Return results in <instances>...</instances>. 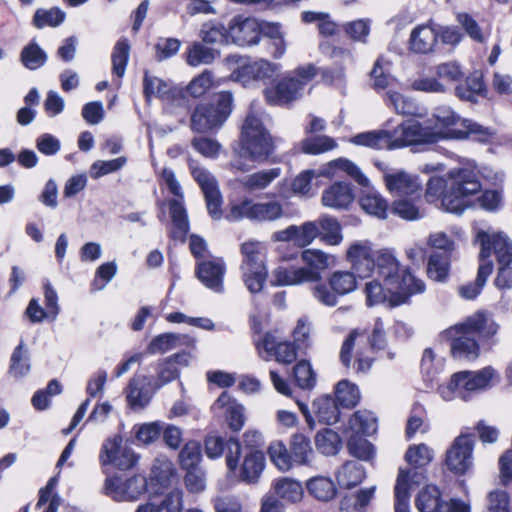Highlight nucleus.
Instances as JSON below:
<instances>
[{
  "label": "nucleus",
  "mask_w": 512,
  "mask_h": 512,
  "mask_svg": "<svg viewBox=\"0 0 512 512\" xmlns=\"http://www.w3.org/2000/svg\"><path fill=\"white\" fill-rule=\"evenodd\" d=\"M449 181L443 177L431 176L427 182L425 196L428 201L441 198L446 212L462 214L471 206L470 197L482 188L479 176L473 169L453 168L448 172Z\"/></svg>",
  "instance_id": "obj_1"
},
{
  "label": "nucleus",
  "mask_w": 512,
  "mask_h": 512,
  "mask_svg": "<svg viewBox=\"0 0 512 512\" xmlns=\"http://www.w3.org/2000/svg\"><path fill=\"white\" fill-rule=\"evenodd\" d=\"M499 325L487 317L483 311H477L465 321L443 330L439 337L450 344V354L453 359L460 361H475L480 355V344L472 337L478 335L482 341L493 338Z\"/></svg>",
  "instance_id": "obj_2"
},
{
  "label": "nucleus",
  "mask_w": 512,
  "mask_h": 512,
  "mask_svg": "<svg viewBox=\"0 0 512 512\" xmlns=\"http://www.w3.org/2000/svg\"><path fill=\"white\" fill-rule=\"evenodd\" d=\"M273 152L270 134L261 120L254 114H248L241 132V147L231 161V167L237 171H248L253 166L247 163H264Z\"/></svg>",
  "instance_id": "obj_3"
},
{
  "label": "nucleus",
  "mask_w": 512,
  "mask_h": 512,
  "mask_svg": "<svg viewBox=\"0 0 512 512\" xmlns=\"http://www.w3.org/2000/svg\"><path fill=\"white\" fill-rule=\"evenodd\" d=\"M433 117L435 126L439 129L436 133L440 134V140H469L481 144H487L491 141L494 131L480 123L461 118L450 107L442 106L434 110Z\"/></svg>",
  "instance_id": "obj_4"
},
{
  "label": "nucleus",
  "mask_w": 512,
  "mask_h": 512,
  "mask_svg": "<svg viewBox=\"0 0 512 512\" xmlns=\"http://www.w3.org/2000/svg\"><path fill=\"white\" fill-rule=\"evenodd\" d=\"M386 282L395 284V290H389L386 302L389 307L395 308L407 304L413 295L423 293L426 285L414 276L410 267L401 268L400 262L394 254V249L386 248Z\"/></svg>",
  "instance_id": "obj_5"
},
{
  "label": "nucleus",
  "mask_w": 512,
  "mask_h": 512,
  "mask_svg": "<svg viewBox=\"0 0 512 512\" xmlns=\"http://www.w3.org/2000/svg\"><path fill=\"white\" fill-rule=\"evenodd\" d=\"M317 75L313 64L296 68L275 85L264 90L266 101L271 105H287L303 95L307 84Z\"/></svg>",
  "instance_id": "obj_6"
},
{
  "label": "nucleus",
  "mask_w": 512,
  "mask_h": 512,
  "mask_svg": "<svg viewBox=\"0 0 512 512\" xmlns=\"http://www.w3.org/2000/svg\"><path fill=\"white\" fill-rule=\"evenodd\" d=\"M475 433L464 427L446 450L444 465L456 477L472 475L474 472Z\"/></svg>",
  "instance_id": "obj_7"
},
{
  "label": "nucleus",
  "mask_w": 512,
  "mask_h": 512,
  "mask_svg": "<svg viewBox=\"0 0 512 512\" xmlns=\"http://www.w3.org/2000/svg\"><path fill=\"white\" fill-rule=\"evenodd\" d=\"M232 111V95L229 92L218 94L215 104L201 103L191 115V129L205 133L220 127Z\"/></svg>",
  "instance_id": "obj_8"
},
{
  "label": "nucleus",
  "mask_w": 512,
  "mask_h": 512,
  "mask_svg": "<svg viewBox=\"0 0 512 512\" xmlns=\"http://www.w3.org/2000/svg\"><path fill=\"white\" fill-rule=\"evenodd\" d=\"M400 136L396 137L395 130L391 132L386 129V149L393 150L413 145L435 144L440 138V134L436 133L434 128L423 126L418 121H409L408 123L399 124Z\"/></svg>",
  "instance_id": "obj_9"
},
{
  "label": "nucleus",
  "mask_w": 512,
  "mask_h": 512,
  "mask_svg": "<svg viewBox=\"0 0 512 512\" xmlns=\"http://www.w3.org/2000/svg\"><path fill=\"white\" fill-rule=\"evenodd\" d=\"M414 505L418 512H471L470 505L459 498L444 500L435 484H425L416 494Z\"/></svg>",
  "instance_id": "obj_10"
},
{
  "label": "nucleus",
  "mask_w": 512,
  "mask_h": 512,
  "mask_svg": "<svg viewBox=\"0 0 512 512\" xmlns=\"http://www.w3.org/2000/svg\"><path fill=\"white\" fill-rule=\"evenodd\" d=\"M474 241L480 245L477 276L474 282H469L459 288L460 296L466 300H474L478 297L494 268L493 261L490 259L488 232L479 229L476 232Z\"/></svg>",
  "instance_id": "obj_11"
},
{
  "label": "nucleus",
  "mask_w": 512,
  "mask_h": 512,
  "mask_svg": "<svg viewBox=\"0 0 512 512\" xmlns=\"http://www.w3.org/2000/svg\"><path fill=\"white\" fill-rule=\"evenodd\" d=\"M427 480V467H400L394 486V512H411V485L420 486Z\"/></svg>",
  "instance_id": "obj_12"
},
{
  "label": "nucleus",
  "mask_w": 512,
  "mask_h": 512,
  "mask_svg": "<svg viewBox=\"0 0 512 512\" xmlns=\"http://www.w3.org/2000/svg\"><path fill=\"white\" fill-rule=\"evenodd\" d=\"M488 247L490 255L495 253L500 265L497 271L494 285L499 290L512 288V244L504 233L490 235L488 233Z\"/></svg>",
  "instance_id": "obj_13"
},
{
  "label": "nucleus",
  "mask_w": 512,
  "mask_h": 512,
  "mask_svg": "<svg viewBox=\"0 0 512 512\" xmlns=\"http://www.w3.org/2000/svg\"><path fill=\"white\" fill-rule=\"evenodd\" d=\"M347 260L359 277H369L375 269L382 270L383 254L375 251L369 241H355L350 245L346 253Z\"/></svg>",
  "instance_id": "obj_14"
},
{
  "label": "nucleus",
  "mask_w": 512,
  "mask_h": 512,
  "mask_svg": "<svg viewBox=\"0 0 512 512\" xmlns=\"http://www.w3.org/2000/svg\"><path fill=\"white\" fill-rule=\"evenodd\" d=\"M138 460L139 455L123 443L120 435H114L106 439L99 454V461L102 466L112 465L119 470L133 468Z\"/></svg>",
  "instance_id": "obj_15"
},
{
  "label": "nucleus",
  "mask_w": 512,
  "mask_h": 512,
  "mask_svg": "<svg viewBox=\"0 0 512 512\" xmlns=\"http://www.w3.org/2000/svg\"><path fill=\"white\" fill-rule=\"evenodd\" d=\"M147 479L143 475H134L128 479L120 476L106 478L103 492L117 502L136 501L146 491Z\"/></svg>",
  "instance_id": "obj_16"
},
{
  "label": "nucleus",
  "mask_w": 512,
  "mask_h": 512,
  "mask_svg": "<svg viewBox=\"0 0 512 512\" xmlns=\"http://www.w3.org/2000/svg\"><path fill=\"white\" fill-rule=\"evenodd\" d=\"M256 349L260 358L265 361L275 359L279 363L290 364L296 357V346L289 341H282L272 333H266L256 343Z\"/></svg>",
  "instance_id": "obj_17"
},
{
  "label": "nucleus",
  "mask_w": 512,
  "mask_h": 512,
  "mask_svg": "<svg viewBox=\"0 0 512 512\" xmlns=\"http://www.w3.org/2000/svg\"><path fill=\"white\" fill-rule=\"evenodd\" d=\"M191 173L205 196L209 214L212 218L219 219L222 215V196L215 177L202 167H191Z\"/></svg>",
  "instance_id": "obj_18"
},
{
  "label": "nucleus",
  "mask_w": 512,
  "mask_h": 512,
  "mask_svg": "<svg viewBox=\"0 0 512 512\" xmlns=\"http://www.w3.org/2000/svg\"><path fill=\"white\" fill-rule=\"evenodd\" d=\"M422 189V182L418 175L409 174L404 170H386V190L393 197H421Z\"/></svg>",
  "instance_id": "obj_19"
},
{
  "label": "nucleus",
  "mask_w": 512,
  "mask_h": 512,
  "mask_svg": "<svg viewBox=\"0 0 512 512\" xmlns=\"http://www.w3.org/2000/svg\"><path fill=\"white\" fill-rule=\"evenodd\" d=\"M278 70V65L261 59L253 62H243L232 72L231 77L234 81L247 86L253 81H265L273 78Z\"/></svg>",
  "instance_id": "obj_20"
},
{
  "label": "nucleus",
  "mask_w": 512,
  "mask_h": 512,
  "mask_svg": "<svg viewBox=\"0 0 512 512\" xmlns=\"http://www.w3.org/2000/svg\"><path fill=\"white\" fill-rule=\"evenodd\" d=\"M226 449V465L230 472H234L238 466L241 453L240 442L235 438H224L217 435H210L205 440V453L208 458H219Z\"/></svg>",
  "instance_id": "obj_21"
},
{
  "label": "nucleus",
  "mask_w": 512,
  "mask_h": 512,
  "mask_svg": "<svg viewBox=\"0 0 512 512\" xmlns=\"http://www.w3.org/2000/svg\"><path fill=\"white\" fill-rule=\"evenodd\" d=\"M211 409L217 417L225 418L233 431H239L244 426V407L228 392H222Z\"/></svg>",
  "instance_id": "obj_22"
},
{
  "label": "nucleus",
  "mask_w": 512,
  "mask_h": 512,
  "mask_svg": "<svg viewBox=\"0 0 512 512\" xmlns=\"http://www.w3.org/2000/svg\"><path fill=\"white\" fill-rule=\"evenodd\" d=\"M320 235L317 222L308 221L302 225H290L284 230L277 231L272 238L275 241L293 242L296 246L303 248L308 246Z\"/></svg>",
  "instance_id": "obj_23"
},
{
  "label": "nucleus",
  "mask_w": 512,
  "mask_h": 512,
  "mask_svg": "<svg viewBox=\"0 0 512 512\" xmlns=\"http://www.w3.org/2000/svg\"><path fill=\"white\" fill-rule=\"evenodd\" d=\"M228 36L239 46H251L259 42L261 24L254 18H235L229 26Z\"/></svg>",
  "instance_id": "obj_24"
},
{
  "label": "nucleus",
  "mask_w": 512,
  "mask_h": 512,
  "mask_svg": "<svg viewBox=\"0 0 512 512\" xmlns=\"http://www.w3.org/2000/svg\"><path fill=\"white\" fill-rule=\"evenodd\" d=\"M352 186L347 182H334L322 192L321 203L323 206L341 210L347 209L354 201Z\"/></svg>",
  "instance_id": "obj_25"
},
{
  "label": "nucleus",
  "mask_w": 512,
  "mask_h": 512,
  "mask_svg": "<svg viewBox=\"0 0 512 512\" xmlns=\"http://www.w3.org/2000/svg\"><path fill=\"white\" fill-rule=\"evenodd\" d=\"M198 279L207 288L221 292L223 290V277L225 274V264L221 258L199 262L196 268Z\"/></svg>",
  "instance_id": "obj_26"
},
{
  "label": "nucleus",
  "mask_w": 512,
  "mask_h": 512,
  "mask_svg": "<svg viewBox=\"0 0 512 512\" xmlns=\"http://www.w3.org/2000/svg\"><path fill=\"white\" fill-rule=\"evenodd\" d=\"M437 45L430 19L426 23L417 25L411 31L408 41V49L411 52L421 55L430 54L436 50Z\"/></svg>",
  "instance_id": "obj_27"
},
{
  "label": "nucleus",
  "mask_w": 512,
  "mask_h": 512,
  "mask_svg": "<svg viewBox=\"0 0 512 512\" xmlns=\"http://www.w3.org/2000/svg\"><path fill=\"white\" fill-rule=\"evenodd\" d=\"M455 95L462 101L476 104L478 97L488 98V88L482 72L470 73L464 83H459L454 89Z\"/></svg>",
  "instance_id": "obj_28"
},
{
  "label": "nucleus",
  "mask_w": 512,
  "mask_h": 512,
  "mask_svg": "<svg viewBox=\"0 0 512 512\" xmlns=\"http://www.w3.org/2000/svg\"><path fill=\"white\" fill-rule=\"evenodd\" d=\"M319 280V275L307 268H286L278 267L272 273V284L275 286L300 285L307 282Z\"/></svg>",
  "instance_id": "obj_29"
},
{
  "label": "nucleus",
  "mask_w": 512,
  "mask_h": 512,
  "mask_svg": "<svg viewBox=\"0 0 512 512\" xmlns=\"http://www.w3.org/2000/svg\"><path fill=\"white\" fill-rule=\"evenodd\" d=\"M420 197L406 196L396 198L391 204L386 200V213L389 211L394 216H397L405 221H417L425 216V212L421 210L416 201Z\"/></svg>",
  "instance_id": "obj_30"
},
{
  "label": "nucleus",
  "mask_w": 512,
  "mask_h": 512,
  "mask_svg": "<svg viewBox=\"0 0 512 512\" xmlns=\"http://www.w3.org/2000/svg\"><path fill=\"white\" fill-rule=\"evenodd\" d=\"M194 344L195 340L188 335L163 333L152 339L147 347V353L163 354L180 346L192 347Z\"/></svg>",
  "instance_id": "obj_31"
},
{
  "label": "nucleus",
  "mask_w": 512,
  "mask_h": 512,
  "mask_svg": "<svg viewBox=\"0 0 512 512\" xmlns=\"http://www.w3.org/2000/svg\"><path fill=\"white\" fill-rule=\"evenodd\" d=\"M471 371L464 370L454 373L446 384L438 386V393L445 401L460 398L467 401L470 398L469 390H466L465 382Z\"/></svg>",
  "instance_id": "obj_32"
},
{
  "label": "nucleus",
  "mask_w": 512,
  "mask_h": 512,
  "mask_svg": "<svg viewBox=\"0 0 512 512\" xmlns=\"http://www.w3.org/2000/svg\"><path fill=\"white\" fill-rule=\"evenodd\" d=\"M265 468V456L261 451L247 453L239 469V479L246 484H256Z\"/></svg>",
  "instance_id": "obj_33"
},
{
  "label": "nucleus",
  "mask_w": 512,
  "mask_h": 512,
  "mask_svg": "<svg viewBox=\"0 0 512 512\" xmlns=\"http://www.w3.org/2000/svg\"><path fill=\"white\" fill-rule=\"evenodd\" d=\"M170 217L173 224L171 237L175 240L184 241L189 230V222L183 198H175L168 201Z\"/></svg>",
  "instance_id": "obj_34"
},
{
  "label": "nucleus",
  "mask_w": 512,
  "mask_h": 512,
  "mask_svg": "<svg viewBox=\"0 0 512 512\" xmlns=\"http://www.w3.org/2000/svg\"><path fill=\"white\" fill-rule=\"evenodd\" d=\"M364 466L357 461H346L336 471L335 477L341 488L351 489L365 478Z\"/></svg>",
  "instance_id": "obj_35"
},
{
  "label": "nucleus",
  "mask_w": 512,
  "mask_h": 512,
  "mask_svg": "<svg viewBox=\"0 0 512 512\" xmlns=\"http://www.w3.org/2000/svg\"><path fill=\"white\" fill-rule=\"evenodd\" d=\"M149 384V379L145 376L134 377L130 380L127 389V401L129 405L136 408H144L150 401L153 389H147L144 386Z\"/></svg>",
  "instance_id": "obj_36"
},
{
  "label": "nucleus",
  "mask_w": 512,
  "mask_h": 512,
  "mask_svg": "<svg viewBox=\"0 0 512 512\" xmlns=\"http://www.w3.org/2000/svg\"><path fill=\"white\" fill-rule=\"evenodd\" d=\"M289 449L295 465H309L312 462L314 451L310 438L303 433L292 434Z\"/></svg>",
  "instance_id": "obj_37"
},
{
  "label": "nucleus",
  "mask_w": 512,
  "mask_h": 512,
  "mask_svg": "<svg viewBox=\"0 0 512 512\" xmlns=\"http://www.w3.org/2000/svg\"><path fill=\"white\" fill-rule=\"evenodd\" d=\"M451 258L452 256L433 251L427 261L428 278L438 283H446L450 276Z\"/></svg>",
  "instance_id": "obj_38"
},
{
  "label": "nucleus",
  "mask_w": 512,
  "mask_h": 512,
  "mask_svg": "<svg viewBox=\"0 0 512 512\" xmlns=\"http://www.w3.org/2000/svg\"><path fill=\"white\" fill-rule=\"evenodd\" d=\"M280 175V168H271L246 175L239 179V183L246 191L256 192L267 188Z\"/></svg>",
  "instance_id": "obj_39"
},
{
  "label": "nucleus",
  "mask_w": 512,
  "mask_h": 512,
  "mask_svg": "<svg viewBox=\"0 0 512 512\" xmlns=\"http://www.w3.org/2000/svg\"><path fill=\"white\" fill-rule=\"evenodd\" d=\"M336 401L331 396L324 395L313 402V411L320 423L332 425L338 422L340 411Z\"/></svg>",
  "instance_id": "obj_40"
},
{
  "label": "nucleus",
  "mask_w": 512,
  "mask_h": 512,
  "mask_svg": "<svg viewBox=\"0 0 512 512\" xmlns=\"http://www.w3.org/2000/svg\"><path fill=\"white\" fill-rule=\"evenodd\" d=\"M273 489L278 498L288 503H298L304 496L302 484L292 478L282 477L274 481Z\"/></svg>",
  "instance_id": "obj_41"
},
{
  "label": "nucleus",
  "mask_w": 512,
  "mask_h": 512,
  "mask_svg": "<svg viewBox=\"0 0 512 512\" xmlns=\"http://www.w3.org/2000/svg\"><path fill=\"white\" fill-rule=\"evenodd\" d=\"M348 428L352 431L353 435L369 436L376 432L377 421L372 412L359 410L349 419Z\"/></svg>",
  "instance_id": "obj_42"
},
{
  "label": "nucleus",
  "mask_w": 512,
  "mask_h": 512,
  "mask_svg": "<svg viewBox=\"0 0 512 512\" xmlns=\"http://www.w3.org/2000/svg\"><path fill=\"white\" fill-rule=\"evenodd\" d=\"M302 261L307 265V270H313L318 275L335 264V257L318 249H305L301 253ZM321 276H319V279Z\"/></svg>",
  "instance_id": "obj_43"
},
{
  "label": "nucleus",
  "mask_w": 512,
  "mask_h": 512,
  "mask_svg": "<svg viewBox=\"0 0 512 512\" xmlns=\"http://www.w3.org/2000/svg\"><path fill=\"white\" fill-rule=\"evenodd\" d=\"M307 490L315 499L328 502L336 496V487L334 482L327 477L317 476L308 480Z\"/></svg>",
  "instance_id": "obj_44"
},
{
  "label": "nucleus",
  "mask_w": 512,
  "mask_h": 512,
  "mask_svg": "<svg viewBox=\"0 0 512 512\" xmlns=\"http://www.w3.org/2000/svg\"><path fill=\"white\" fill-rule=\"evenodd\" d=\"M386 108L401 115H419L418 104L413 99L398 92H386Z\"/></svg>",
  "instance_id": "obj_45"
},
{
  "label": "nucleus",
  "mask_w": 512,
  "mask_h": 512,
  "mask_svg": "<svg viewBox=\"0 0 512 512\" xmlns=\"http://www.w3.org/2000/svg\"><path fill=\"white\" fill-rule=\"evenodd\" d=\"M434 458L433 450L425 443L409 445L404 460L415 468L428 467Z\"/></svg>",
  "instance_id": "obj_46"
},
{
  "label": "nucleus",
  "mask_w": 512,
  "mask_h": 512,
  "mask_svg": "<svg viewBox=\"0 0 512 512\" xmlns=\"http://www.w3.org/2000/svg\"><path fill=\"white\" fill-rule=\"evenodd\" d=\"M241 272L242 280L249 292L259 293L262 291L268 274L265 265L241 267Z\"/></svg>",
  "instance_id": "obj_47"
},
{
  "label": "nucleus",
  "mask_w": 512,
  "mask_h": 512,
  "mask_svg": "<svg viewBox=\"0 0 512 512\" xmlns=\"http://www.w3.org/2000/svg\"><path fill=\"white\" fill-rule=\"evenodd\" d=\"M335 396L338 404L344 408H353L360 401L358 387L348 380H341L337 383Z\"/></svg>",
  "instance_id": "obj_48"
},
{
  "label": "nucleus",
  "mask_w": 512,
  "mask_h": 512,
  "mask_svg": "<svg viewBox=\"0 0 512 512\" xmlns=\"http://www.w3.org/2000/svg\"><path fill=\"white\" fill-rule=\"evenodd\" d=\"M328 282L339 296L347 295L357 288L356 277L350 271H335L330 275Z\"/></svg>",
  "instance_id": "obj_49"
},
{
  "label": "nucleus",
  "mask_w": 512,
  "mask_h": 512,
  "mask_svg": "<svg viewBox=\"0 0 512 512\" xmlns=\"http://www.w3.org/2000/svg\"><path fill=\"white\" fill-rule=\"evenodd\" d=\"M216 56V50L195 42L186 51V62L192 67L208 65L215 60Z\"/></svg>",
  "instance_id": "obj_50"
},
{
  "label": "nucleus",
  "mask_w": 512,
  "mask_h": 512,
  "mask_svg": "<svg viewBox=\"0 0 512 512\" xmlns=\"http://www.w3.org/2000/svg\"><path fill=\"white\" fill-rule=\"evenodd\" d=\"M29 352L21 341L11 355L10 373L15 378H22L30 372Z\"/></svg>",
  "instance_id": "obj_51"
},
{
  "label": "nucleus",
  "mask_w": 512,
  "mask_h": 512,
  "mask_svg": "<svg viewBox=\"0 0 512 512\" xmlns=\"http://www.w3.org/2000/svg\"><path fill=\"white\" fill-rule=\"evenodd\" d=\"M268 455L272 463L280 471H288L295 464L290 450L288 451L286 445L281 441L272 442L268 448Z\"/></svg>",
  "instance_id": "obj_52"
},
{
  "label": "nucleus",
  "mask_w": 512,
  "mask_h": 512,
  "mask_svg": "<svg viewBox=\"0 0 512 512\" xmlns=\"http://www.w3.org/2000/svg\"><path fill=\"white\" fill-rule=\"evenodd\" d=\"M243 256L241 267L260 266L264 264L265 247L258 241H247L241 245Z\"/></svg>",
  "instance_id": "obj_53"
},
{
  "label": "nucleus",
  "mask_w": 512,
  "mask_h": 512,
  "mask_svg": "<svg viewBox=\"0 0 512 512\" xmlns=\"http://www.w3.org/2000/svg\"><path fill=\"white\" fill-rule=\"evenodd\" d=\"M364 188L359 200L360 206L366 213L384 218V203L381 195L369 185Z\"/></svg>",
  "instance_id": "obj_54"
},
{
  "label": "nucleus",
  "mask_w": 512,
  "mask_h": 512,
  "mask_svg": "<svg viewBox=\"0 0 512 512\" xmlns=\"http://www.w3.org/2000/svg\"><path fill=\"white\" fill-rule=\"evenodd\" d=\"M317 224L322 231V240L327 244L336 246L342 242L341 226L336 218L323 216L319 218Z\"/></svg>",
  "instance_id": "obj_55"
},
{
  "label": "nucleus",
  "mask_w": 512,
  "mask_h": 512,
  "mask_svg": "<svg viewBox=\"0 0 512 512\" xmlns=\"http://www.w3.org/2000/svg\"><path fill=\"white\" fill-rule=\"evenodd\" d=\"M20 60L27 69L36 70L46 63L47 55L37 43L31 42L22 49Z\"/></svg>",
  "instance_id": "obj_56"
},
{
  "label": "nucleus",
  "mask_w": 512,
  "mask_h": 512,
  "mask_svg": "<svg viewBox=\"0 0 512 512\" xmlns=\"http://www.w3.org/2000/svg\"><path fill=\"white\" fill-rule=\"evenodd\" d=\"M430 25L433 26V31H435L437 43L440 41L443 45L456 47L464 37L458 26L441 25L433 19H430Z\"/></svg>",
  "instance_id": "obj_57"
},
{
  "label": "nucleus",
  "mask_w": 512,
  "mask_h": 512,
  "mask_svg": "<svg viewBox=\"0 0 512 512\" xmlns=\"http://www.w3.org/2000/svg\"><path fill=\"white\" fill-rule=\"evenodd\" d=\"M316 448L324 455H335L341 447L339 435L331 429H324L315 436Z\"/></svg>",
  "instance_id": "obj_58"
},
{
  "label": "nucleus",
  "mask_w": 512,
  "mask_h": 512,
  "mask_svg": "<svg viewBox=\"0 0 512 512\" xmlns=\"http://www.w3.org/2000/svg\"><path fill=\"white\" fill-rule=\"evenodd\" d=\"M477 201L481 209L489 213H497L504 206V195L501 189H485L479 191Z\"/></svg>",
  "instance_id": "obj_59"
},
{
  "label": "nucleus",
  "mask_w": 512,
  "mask_h": 512,
  "mask_svg": "<svg viewBox=\"0 0 512 512\" xmlns=\"http://www.w3.org/2000/svg\"><path fill=\"white\" fill-rule=\"evenodd\" d=\"M337 147L336 141L326 135L306 138L302 141L301 149L306 154H322Z\"/></svg>",
  "instance_id": "obj_60"
},
{
  "label": "nucleus",
  "mask_w": 512,
  "mask_h": 512,
  "mask_svg": "<svg viewBox=\"0 0 512 512\" xmlns=\"http://www.w3.org/2000/svg\"><path fill=\"white\" fill-rule=\"evenodd\" d=\"M496 375V370L491 366H486L476 372L471 371V375L467 377L468 380L465 382L466 390H469L471 393L476 390L485 389Z\"/></svg>",
  "instance_id": "obj_61"
},
{
  "label": "nucleus",
  "mask_w": 512,
  "mask_h": 512,
  "mask_svg": "<svg viewBox=\"0 0 512 512\" xmlns=\"http://www.w3.org/2000/svg\"><path fill=\"white\" fill-rule=\"evenodd\" d=\"M130 46L127 39H120L112 54V70L115 75L122 77L125 74L129 59Z\"/></svg>",
  "instance_id": "obj_62"
},
{
  "label": "nucleus",
  "mask_w": 512,
  "mask_h": 512,
  "mask_svg": "<svg viewBox=\"0 0 512 512\" xmlns=\"http://www.w3.org/2000/svg\"><path fill=\"white\" fill-rule=\"evenodd\" d=\"M311 330L312 324L307 317L298 319L295 328L293 329V344L298 350H304L311 345Z\"/></svg>",
  "instance_id": "obj_63"
},
{
  "label": "nucleus",
  "mask_w": 512,
  "mask_h": 512,
  "mask_svg": "<svg viewBox=\"0 0 512 512\" xmlns=\"http://www.w3.org/2000/svg\"><path fill=\"white\" fill-rule=\"evenodd\" d=\"M174 475L173 463L165 457L155 459L151 468V480L157 481L161 486L169 484Z\"/></svg>",
  "instance_id": "obj_64"
}]
</instances>
